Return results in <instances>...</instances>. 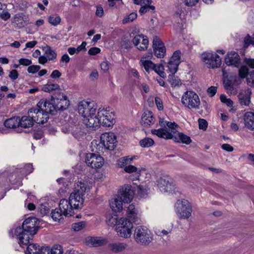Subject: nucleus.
<instances>
[{
	"instance_id": "32",
	"label": "nucleus",
	"mask_w": 254,
	"mask_h": 254,
	"mask_svg": "<svg viewBox=\"0 0 254 254\" xmlns=\"http://www.w3.org/2000/svg\"><path fill=\"white\" fill-rule=\"evenodd\" d=\"M13 23L17 27L21 28L24 26L27 22V17L22 13H19L15 15L13 18Z\"/></svg>"
},
{
	"instance_id": "10",
	"label": "nucleus",
	"mask_w": 254,
	"mask_h": 254,
	"mask_svg": "<svg viewBox=\"0 0 254 254\" xmlns=\"http://www.w3.org/2000/svg\"><path fill=\"white\" fill-rule=\"evenodd\" d=\"M175 208L176 212L180 218L188 219L191 216L192 207L187 200H178L176 203Z\"/></svg>"
},
{
	"instance_id": "59",
	"label": "nucleus",
	"mask_w": 254,
	"mask_h": 254,
	"mask_svg": "<svg viewBox=\"0 0 254 254\" xmlns=\"http://www.w3.org/2000/svg\"><path fill=\"white\" fill-rule=\"evenodd\" d=\"M244 47H248L250 44H253V37L252 38L249 35H247L244 40Z\"/></svg>"
},
{
	"instance_id": "64",
	"label": "nucleus",
	"mask_w": 254,
	"mask_h": 254,
	"mask_svg": "<svg viewBox=\"0 0 254 254\" xmlns=\"http://www.w3.org/2000/svg\"><path fill=\"white\" fill-rule=\"evenodd\" d=\"M39 254H51L49 247H43L40 249Z\"/></svg>"
},
{
	"instance_id": "55",
	"label": "nucleus",
	"mask_w": 254,
	"mask_h": 254,
	"mask_svg": "<svg viewBox=\"0 0 254 254\" xmlns=\"http://www.w3.org/2000/svg\"><path fill=\"white\" fill-rule=\"evenodd\" d=\"M42 215H45L49 212V209L46 204H41L38 207Z\"/></svg>"
},
{
	"instance_id": "27",
	"label": "nucleus",
	"mask_w": 254,
	"mask_h": 254,
	"mask_svg": "<svg viewBox=\"0 0 254 254\" xmlns=\"http://www.w3.org/2000/svg\"><path fill=\"white\" fill-rule=\"evenodd\" d=\"M127 217L134 222H137L140 219V215L134 205L130 204L127 210Z\"/></svg>"
},
{
	"instance_id": "35",
	"label": "nucleus",
	"mask_w": 254,
	"mask_h": 254,
	"mask_svg": "<svg viewBox=\"0 0 254 254\" xmlns=\"http://www.w3.org/2000/svg\"><path fill=\"white\" fill-rule=\"evenodd\" d=\"M127 245L126 243H116L110 245L111 250L115 252H120L124 250Z\"/></svg>"
},
{
	"instance_id": "49",
	"label": "nucleus",
	"mask_w": 254,
	"mask_h": 254,
	"mask_svg": "<svg viewBox=\"0 0 254 254\" xmlns=\"http://www.w3.org/2000/svg\"><path fill=\"white\" fill-rule=\"evenodd\" d=\"M33 168L32 164H28L26 165L21 170V172L22 173L23 175H27L32 172Z\"/></svg>"
},
{
	"instance_id": "42",
	"label": "nucleus",
	"mask_w": 254,
	"mask_h": 254,
	"mask_svg": "<svg viewBox=\"0 0 254 254\" xmlns=\"http://www.w3.org/2000/svg\"><path fill=\"white\" fill-rule=\"evenodd\" d=\"M51 215L52 218L55 221L60 220L62 218V216L64 215L60 207L54 210L52 212Z\"/></svg>"
},
{
	"instance_id": "41",
	"label": "nucleus",
	"mask_w": 254,
	"mask_h": 254,
	"mask_svg": "<svg viewBox=\"0 0 254 254\" xmlns=\"http://www.w3.org/2000/svg\"><path fill=\"white\" fill-rule=\"evenodd\" d=\"M152 70L156 72L160 77L164 78L166 76L165 72H164V66L162 64H154Z\"/></svg>"
},
{
	"instance_id": "45",
	"label": "nucleus",
	"mask_w": 254,
	"mask_h": 254,
	"mask_svg": "<svg viewBox=\"0 0 254 254\" xmlns=\"http://www.w3.org/2000/svg\"><path fill=\"white\" fill-rule=\"evenodd\" d=\"M249 73V68L247 65L242 66L239 69V76L241 78H245L246 77Z\"/></svg>"
},
{
	"instance_id": "8",
	"label": "nucleus",
	"mask_w": 254,
	"mask_h": 254,
	"mask_svg": "<svg viewBox=\"0 0 254 254\" xmlns=\"http://www.w3.org/2000/svg\"><path fill=\"white\" fill-rule=\"evenodd\" d=\"M201 59L203 63L208 68H218L221 65V59L215 52H206L201 55Z\"/></svg>"
},
{
	"instance_id": "30",
	"label": "nucleus",
	"mask_w": 254,
	"mask_h": 254,
	"mask_svg": "<svg viewBox=\"0 0 254 254\" xmlns=\"http://www.w3.org/2000/svg\"><path fill=\"white\" fill-rule=\"evenodd\" d=\"M89 246L93 247H99L106 243L105 239L98 237H89L86 239Z\"/></svg>"
},
{
	"instance_id": "50",
	"label": "nucleus",
	"mask_w": 254,
	"mask_h": 254,
	"mask_svg": "<svg viewBox=\"0 0 254 254\" xmlns=\"http://www.w3.org/2000/svg\"><path fill=\"white\" fill-rule=\"evenodd\" d=\"M137 18V14L135 12L131 13L129 15L123 19V23L132 22Z\"/></svg>"
},
{
	"instance_id": "44",
	"label": "nucleus",
	"mask_w": 254,
	"mask_h": 254,
	"mask_svg": "<svg viewBox=\"0 0 254 254\" xmlns=\"http://www.w3.org/2000/svg\"><path fill=\"white\" fill-rule=\"evenodd\" d=\"M85 226L86 222L85 221H80L73 223L71 227L74 231H79L84 228Z\"/></svg>"
},
{
	"instance_id": "51",
	"label": "nucleus",
	"mask_w": 254,
	"mask_h": 254,
	"mask_svg": "<svg viewBox=\"0 0 254 254\" xmlns=\"http://www.w3.org/2000/svg\"><path fill=\"white\" fill-rule=\"evenodd\" d=\"M155 102L157 109L159 111H162L164 109L163 101L159 97H156L155 98Z\"/></svg>"
},
{
	"instance_id": "38",
	"label": "nucleus",
	"mask_w": 254,
	"mask_h": 254,
	"mask_svg": "<svg viewBox=\"0 0 254 254\" xmlns=\"http://www.w3.org/2000/svg\"><path fill=\"white\" fill-rule=\"evenodd\" d=\"M61 21V18L60 16L57 14H54L51 15L48 17V21L53 26H57L59 25Z\"/></svg>"
},
{
	"instance_id": "36",
	"label": "nucleus",
	"mask_w": 254,
	"mask_h": 254,
	"mask_svg": "<svg viewBox=\"0 0 254 254\" xmlns=\"http://www.w3.org/2000/svg\"><path fill=\"white\" fill-rule=\"evenodd\" d=\"M140 64L144 68L147 72H149L150 70H152L154 64L151 60H140Z\"/></svg>"
},
{
	"instance_id": "16",
	"label": "nucleus",
	"mask_w": 254,
	"mask_h": 254,
	"mask_svg": "<svg viewBox=\"0 0 254 254\" xmlns=\"http://www.w3.org/2000/svg\"><path fill=\"white\" fill-rule=\"evenodd\" d=\"M37 108L49 114H54V109L52 96L50 98H43L37 104Z\"/></svg>"
},
{
	"instance_id": "7",
	"label": "nucleus",
	"mask_w": 254,
	"mask_h": 254,
	"mask_svg": "<svg viewBox=\"0 0 254 254\" xmlns=\"http://www.w3.org/2000/svg\"><path fill=\"white\" fill-rule=\"evenodd\" d=\"M133 224L127 218H121L118 221L116 232L118 236L129 238L132 234Z\"/></svg>"
},
{
	"instance_id": "61",
	"label": "nucleus",
	"mask_w": 254,
	"mask_h": 254,
	"mask_svg": "<svg viewBox=\"0 0 254 254\" xmlns=\"http://www.w3.org/2000/svg\"><path fill=\"white\" fill-rule=\"evenodd\" d=\"M101 52V50L100 48L97 47H92L90 48L88 51V54L90 55H96Z\"/></svg>"
},
{
	"instance_id": "18",
	"label": "nucleus",
	"mask_w": 254,
	"mask_h": 254,
	"mask_svg": "<svg viewBox=\"0 0 254 254\" xmlns=\"http://www.w3.org/2000/svg\"><path fill=\"white\" fill-rule=\"evenodd\" d=\"M158 186L162 192H171L174 190V185L173 180L168 176H163L158 181Z\"/></svg>"
},
{
	"instance_id": "19",
	"label": "nucleus",
	"mask_w": 254,
	"mask_h": 254,
	"mask_svg": "<svg viewBox=\"0 0 254 254\" xmlns=\"http://www.w3.org/2000/svg\"><path fill=\"white\" fill-rule=\"evenodd\" d=\"M165 123L168 127V128H161L157 129H152L151 133L154 135H157L159 137L163 138V136H164V133H173V131H178L177 129L178 127V125L175 122L172 123L168 121L166 122Z\"/></svg>"
},
{
	"instance_id": "22",
	"label": "nucleus",
	"mask_w": 254,
	"mask_h": 254,
	"mask_svg": "<svg viewBox=\"0 0 254 254\" xmlns=\"http://www.w3.org/2000/svg\"><path fill=\"white\" fill-rule=\"evenodd\" d=\"M59 207L65 216H70L74 213L75 208L73 207V205L70 204V202L67 199H61L59 203Z\"/></svg>"
},
{
	"instance_id": "39",
	"label": "nucleus",
	"mask_w": 254,
	"mask_h": 254,
	"mask_svg": "<svg viewBox=\"0 0 254 254\" xmlns=\"http://www.w3.org/2000/svg\"><path fill=\"white\" fill-rule=\"evenodd\" d=\"M60 89V86L57 84L47 83L42 87V90L46 92H50Z\"/></svg>"
},
{
	"instance_id": "23",
	"label": "nucleus",
	"mask_w": 254,
	"mask_h": 254,
	"mask_svg": "<svg viewBox=\"0 0 254 254\" xmlns=\"http://www.w3.org/2000/svg\"><path fill=\"white\" fill-rule=\"evenodd\" d=\"M225 63L228 65H233L238 67L240 64V57L235 52H228L225 58Z\"/></svg>"
},
{
	"instance_id": "56",
	"label": "nucleus",
	"mask_w": 254,
	"mask_h": 254,
	"mask_svg": "<svg viewBox=\"0 0 254 254\" xmlns=\"http://www.w3.org/2000/svg\"><path fill=\"white\" fill-rule=\"evenodd\" d=\"M198 122L199 124V128L203 130H206L208 126L207 121L204 119H199Z\"/></svg>"
},
{
	"instance_id": "29",
	"label": "nucleus",
	"mask_w": 254,
	"mask_h": 254,
	"mask_svg": "<svg viewBox=\"0 0 254 254\" xmlns=\"http://www.w3.org/2000/svg\"><path fill=\"white\" fill-rule=\"evenodd\" d=\"M244 120L245 127L251 130H254V113H245Z\"/></svg>"
},
{
	"instance_id": "15",
	"label": "nucleus",
	"mask_w": 254,
	"mask_h": 254,
	"mask_svg": "<svg viewBox=\"0 0 254 254\" xmlns=\"http://www.w3.org/2000/svg\"><path fill=\"white\" fill-rule=\"evenodd\" d=\"M29 114L31 118H33L34 122L37 124H43L47 122L49 119V115L44 112H42L39 109L32 108L29 110Z\"/></svg>"
},
{
	"instance_id": "58",
	"label": "nucleus",
	"mask_w": 254,
	"mask_h": 254,
	"mask_svg": "<svg viewBox=\"0 0 254 254\" xmlns=\"http://www.w3.org/2000/svg\"><path fill=\"white\" fill-rule=\"evenodd\" d=\"M199 0H184V2L186 6L192 7L195 6Z\"/></svg>"
},
{
	"instance_id": "33",
	"label": "nucleus",
	"mask_w": 254,
	"mask_h": 254,
	"mask_svg": "<svg viewBox=\"0 0 254 254\" xmlns=\"http://www.w3.org/2000/svg\"><path fill=\"white\" fill-rule=\"evenodd\" d=\"M20 126L24 128L30 127H32L34 124V120L31 118L30 115L28 112V116L22 117L20 119Z\"/></svg>"
},
{
	"instance_id": "62",
	"label": "nucleus",
	"mask_w": 254,
	"mask_h": 254,
	"mask_svg": "<svg viewBox=\"0 0 254 254\" xmlns=\"http://www.w3.org/2000/svg\"><path fill=\"white\" fill-rule=\"evenodd\" d=\"M138 194L140 197H144L147 195V190L142 186L138 187Z\"/></svg>"
},
{
	"instance_id": "21",
	"label": "nucleus",
	"mask_w": 254,
	"mask_h": 254,
	"mask_svg": "<svg viewBox=\"0 0 254 254\" xmlns=\"http://www.w3.org/2000/svg\"><path fill=\"white\" fill-rule=\"evenodd\" d=\"M153 48L155 55L159 58H163L166 54V48L164 43L157 36H155L153 40Z\"/></svg>"
},
{
	"instance_id": "40",
	"label": "nucleus",
	"mask_w": 254,
	"mask_h": 254,
	"mask_svg": "<svg viewBox=\"0 0 254 254\" xmlns=\"http://www.w3.org/2000/svg\"><path fill=\"white\" fill-rule=\"evenodd\" d=\"M169 81L172 87L179 86L182 84L181 80L174 74L169 75Z\"/></svg>"
},
{
	"instance_id": "48",
	"label": "nucleus",
	"mask_w": 254,
	"mask_h": 254,
	"mask_svg": "<svg viewBox=\"0 0 254 254\" xmlns=\"http://www.w3.org/2000/svg\"><path fill=\"white\" fill-rule=\"evenodd\" d=\"M220 99L221 101L226 104L229 107H232L233 105V101L229 98H227L226 96L224 94L220 95Z\"/></svg>"
},
{
	"instance_id": "57",
	"label": "nucleus",
	"mask_w": 254,
	"mask_h": 254,
	"mask_svg": "<svg viewBox=\"0 0 254 254\" xmlns=\"http://www.w3.org/2000/svg\"><path fill=\"white\" fill-rule=\"evenodd\" d=\"M138 169L134 166L129 164L127 167L124 169V171L126 173H131L133 172H137Z\"/></svg>"
},
{
	"instance_id": "20",
	"label": "nucleus",
	"mask_w": 254,
	"mask_h": 254,
	"mask_svg": "<svg viewBox=\"0 0 254 254\" xmlns=\"http://www.w3.org/2000/svg\"><path fill=\"white\" fill-rule=\"evenodd\" d=\"M132 42L134 46L140 51L146 50L149 44L147 37L143 34L135 35L132 39Z\"/></svg>"
},
{
	"instance_id": "1",
	"label": "nucleus",
	"mask_w": 254,
	"mask_h": 254,
	"mask_svg": "<svg viewBox=\"0 0 254 254\" xmlns=\"http://www.w3.org/2000/svg\"><path fill=\"white\" fill-rule=\"evenodd\" d=\"M37 219L35 217H29L23 222L22 227H17L15 235L19 240L20 246L27 245L38 230Z\"/></svg>"
},
{
	"instance_id": "9",
	"label": "nucleus",
	"mask_w": 254,
	"mask_h": 254,
	"mask_svg": "<svg viewBox=\"0 0 254 254\" xmlns=\"http://www.w3.org/2000/svg\"><path fill=\"white\" fill-rule=\"evenodd\" d=\"M97 110V106L93 102L83 100L79 102L78 105V111L83 119L88 116L95 115Z\"/></svg>"
},
{
	"instance_id": "4",
	"label": "nucleus",
	"mask_w": 254,
	"mask_h": 254,
	"mask_svg": "<svg viewBox=\"0 0 254 254\" xmlns=\"http://www.w3.org/2000/svg\"><path fill=\"white\" fill-rule=\"evenodd\" d=\"M183 105L189 109L198 110L200 105L198 95L192 90H188L184 93L181 97Z\"/></svg>"
},
{
	"instance_id": "60",
	"label": "nucleus",
	"mask_w": 254,
	"mask_h": 254,
	"mask_svg": "<svg viewBox=\"0 0 254 254\" xmlns=\"http://www.w3.org/2000/svg\"><path fill=\"white\" fill-rule=\"evenodd\" d=\"M19 63L24 66H30L32 64V61L27 59L21 58L19 60Z\"/></svg>"
},
{
	"instance_id": "11",
	"label": "nucleus",
	"mask_w": 254,
	"mask_h": 254,
	"mask_svg": "<svg viewBox=\"0 0 254 254\" xmlns=\"http://www.w3.org/2000/svg\"><path fill=\"white\" fill-rule=\"evenodd\" d=\"M54 114L57 111L64 110L68 108L69 103L66 95L58 93L52 96Z\"/></svg>"
},
{
	"instance_id": "12",
	"label": "nucleus",
	"mask_w": 254,
	"mask_h": 254,
	"mask_svg": "<svg viewBox=\"0 0 254 254\" xmlns=\"http://www.w3.org/2000/svg\"><path fill=\"white\" fill-rule=\"evenodd\" d=\"M100 143L106 149L112 150L116 146V136L112 132H105L100 137Z\"/></svg>"
},
{
	"instance_id": "26",
	"label": "nucleus",
	"mask_w": 254,
	"mask_h": 254,
	"mask_svg": "<svg viewBox=\"0 0 254 254\" xmlns=\"http://www.w3.org/2000/svg\"><path fill=\"white\" fill-rule=\"evenodd\" d=\"M251 90L248 88L243 89L240 91L238 97L242 105L248 106L250 103Z\"/></svg>"
},
{
	"instance_id": "37",
	"label": "nucleus",
	"mask_w": 254,
	"mask_h": 254,
	"mask_svg": "<svg viewBox=\"0 0 254 254\" xmlns=\"http://www.w3.org/2000/svg\"><path fill=\"white\" fill-rule=\"evenodd\" d=\"M40 249L38 248L37 245L35 244H29L26 250L25 251L26 254H39Z\"/></svg>"
},
{
	"instance_id": "34",
	"label": "nucleus",
	"mask_w": 254,
	"mask_h": 254,
	"mask_svg": "<svg viewBox=\"0 0 254 254\" xmlns=\"http://www.w3.org/2000/svg\"><path fill=\"white\" fill-rule=\"evenodd\" d=\"M45 54L49 61H54L57 58V54L55 50H53L50 46L46 45L43 48Z\"/></svg>"
},
{
	"instance_id": "13",
	"label": "nucleus",
	"mask_w": 254,
	"mask_h": 254,
	"mask_svg": "<svg viewBox=\"0 0 254 254\" xmlns=\"http://www.w3.org/2000/svg\"><path fill=\"white\" fill-rule=\"evenodd\" d=\"M172 133H164L163 138L166 139H171L175 142L186 144H189L191 142L192 140L190 137L182 132L175 130L173 131Z\"/></svg>"
},
{
	"instance_id": "3",
	"label": "nucleus",
	"mask_w": 254,
	"mask_h": 254,
	"mask_svg": "<svg viewBox=\"0 0 254 254\" xmlns=\"http://www.w3.org/2000/svg\"><path fill=\"white\" fill-rule=\"evenodd\" d=\"M87 189L88 187L86 183L78 182L75 184L73 191L70 193L68 200L75 210L82 208L84 200L83 196Z\"/></svg>"
},
{
	"instance_id": "54",
	"label": "nucleus",
	"mask_w": 254,
	"mask_h": 254,
	"mask_svg": "<svg viewBox=\"0 0 254 254\" xmlns=\"http://www.w3.org/2000/svg\"><path fill=\"white\" fill-rule=\"evenodd\" d=\"M0 17L3 20H7L10 17V14L6 9H4L0 12Z\"/></svg>"
},
{
	"instance_id": "53",
	"label": "nucleus",
	"mask_w": 254,
	"mask_h": 254,
	"mask_svg": "<svg viewBox=\"0 0 254 254\" xmlns=\"http://www.w3.org/2000/svg\"><path fill=\"white\" fill-rule=\"evenodd\" d=\"M247 84L250 86H254V70L250 73L247 78Z\"/></svg>"
},
{
	"instance_id": "17",
	"label": "nucleus",
	"mask_w": 254,
	"mask_h": 254,
	"mask_svg": "<svg viewBox=\"0 0 254 254\" xmlns=\"http://www.w3.org/2000/svg\"><path fill=\"white\" fill-rule=\"evenodd\" d=\"M181 54L180 51L175 52L168 63L167 71L172 74H175L178 70V66L181 63Z\"/></svg>"
},
{
	"instance_id": "31",
	"label": "nucleus",
	"mask_w": 254,
	"mask_h": 254,
	"mask_svg": "<svg viewBox=\"0 0 254 254\" xmlns=\"http://www.w3.org/2000/svg\"><path fill=\"white\" fill-rule=\"evenodd\" d=\"M20 118L14 117L6 120L4 122V126L8 128H14L20 126Z\"/></svg>"
},
{
	"instance_id": "52",
	"label": "nucleus",
	"mask_w": 254,
	"mask_h": 254,
	"mask_svg": "<svg viewBox=\"0 0 254 254\" xmlns=\"http://www.w3.org/2000/svg\"><path fill=\"white\" fill-rule=\"evenodd\" d=\"M40 69V66L37 65H32L29 66L27 68V71L32 74L37 72Z\"/></svg>"
},
{
	"instance_id": "6",
	"label": "nucleus",
	"mask_w": 254,
	"mask_h": 254,
	"mask_svg": "<svg viewBox=\"0 0 254 254\" xmlns=\"http://www.w3.org/2000/svg\"><path fill=\"white\" fill-rule=\"evenodd\" d=\"M134 238L136 243L147 245L153 240L150 231L144 226H138L134 230Z\"/></svg>"
},
{
	"instance_id": "63",
	"label": "nucleus",
	"mask_w": 254,
	"mask_h": 254,
	"mask_svg": "<svg viewBox=\"0 0 254 254\" xmlns=\"http://www.w3.org/2000/svg\"><path fill=\"white\" fill-rule=\"evenodd\" d=\"M244 62L250 67L254 68V59H245Z\"/></svg>"
},
{
	"instance_id": "28",
	"label": "nucleus",
	"mask_w": 254,
	"mask_h": 254,
	"mask_svg": "<svg viewBox=\"0 0 254 254\" xmlns=\"http://www.w3.org/2000/svg\"><path fill=\"white\" fill-rule=\"evenodd\" d=\"M136 156H127L119 158L116 163L117 167L125 169L135 159Z\"/></svg>"
},
{
	"instance_id": "2",
	"label": "nucleus",
	"mask_w": 254,
	"mask_h": 254,
	"mask_svg": "<svg viewBox=\"0 0 254 254\" xmlns=\"http://www.w3.org/2000/svg\"><path fill=\"white\" fill-rule=\"evenodd\" d=\"M134 191L132 187L125 185L120 190L117 196L110 200L111 208L115 212H120L123 208V203L130 202L133 197Z\"/></svg>"
},
{
	"instance_id": "46",
	"label": "nucleus",
	"mask_w": 254,
	"mask_h": 254,
	"mask_svg": "<svg viewBox=\"0 0 254 254\" xmlns=\"http://www.w3.org/2000/svg\"><path fill=\"white\" fill-rule=\"evenodd\" d=\"M142 5L139 11L141 14H143L150 10H154L155 9V6L150 5V4H143Z\"/></svg>"
},
{
	"instance_id": "24",
	"label": "nucleus",
	"mask_w": 254,
	"mask_h": 254,
	"mask_svg": "<svg viewBox=\"0 0 254 254\" xmlns=\"http://www.w3.org/2000/svg\"><path fill=\"white\" fill-rule=\"evenodd\" d=\"M83 122L87 127L95 130L101 125L98 117V113L83 119Z\"/></svg>"
},
{
	"instance_id": "14",
	"label": "nucleus",
	"mask_w": 254,
	"mask_h": 254,
	"mask_svg": "<svg viewBox=\"0 0 254 254\" xmlns=\"http://www.w3.org/2000/svg\"><path fill=\"white\" fill-rule=\"evenodd\" d=\"M85 162L88 166L92 168H100L104 164V160L102 157L97 154L89 153L86 154Z\"/></svg>"
},
{
	"instance_id": "25",
	"label": "nucleus",
	"mask_w": 254,
	"mask_h": 254,
	"mask_svg": "<svg viewBox=\"0 0 254 254\" xmlns=\"http://www.w3.org/2000/svg\"><path fill=\"white\" fill-rule=\"evenodd\" d=\"M155 122V119L153 113L149 111H145L142 115L141 124L145 127H151Z\"/></svg>"
},
{
	"instance_id": "43",
	"label": "nucleus",
	"mask_w": 254,
	"mask_h": 254,
	"mask_svg": "<svg viewBox=\"0 0 254 254\" xmlns=\"http://www.w3.org/2000/svg\"><path fill=\"white\" fill-rule=\"evenodd\" d=\"M154 142L150 138H145L141 140L139 142L140 145L143 147H149L153 145Z\"/></svg>"
},
{
	"instance_id": "5",
	"label": "nucleus",
	"mask_w": 254,
	"mask_h": 254,
	"mask_svg": "<svg viewBox=\"0 0 254 254\" xmlns=\"http://www.w3.org/2000/svg\"><path fill=\"white\" fill-rule=\"evenodd\" d=\"M98 117L101 124L104 127H110L115 123V115L109 107H101L98 109Z\"/></svg>"
},
{
	"instance_id": "47",
	"label": "nucleus",
	"mask_w": 254,
	"mask_h": 254,
	"mask_svg": "<svg viewBox=\"0 0 254 254\" xmlns=\"http://www.w3.org/2000/svg\"><path fill=\"white\" fill-rule=\"evenodd\" d=\"M51 254H63V250L61 245H55L52 249H50Z\"/></svg>"
}]
</instances>
